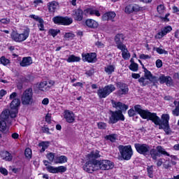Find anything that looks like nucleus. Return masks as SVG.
I'll use <instances>...</instances> for the list:
<instances>
[{
    "label": "nucleus",
    "instance_id": "f257e3e1",
    "mask_svg": "<svg viewBox=\"0 0 179 179\" xmlns=\"http://www.w3.org/2000/svg\"><path fill=\"white\" fill-rule=\"evenodd\" d=\"M134 148L139 155H143L146 156L148 153H150L151 159L152 160H157L160 156H170V153L166 151V149L162 145L157 146L156 149L152 148L150 150V145L146 143H135Z\"/></svg>",
    "mask_w": 179,
    "mask_h": 179
},
{
    "label": "nucleus",
    "instance_id": "f03ea898",
    "mask_svg": "<svg viewBox=\"0 0 179 179\" xmlns=\"http://www.w3.org/2000/svg\"><path fill=\"white\" fill-rule=\"evenodd\" d=\"M113 167H114V164L110 160L92 159L87 162L83 169L84 171L92 173L93 171H97V170H110Z\"/></svg>",
    "mask_w": 179,
    "mask_h": 179
},
{
    "label": "nucleus",
    "instance_id": "7ed1b4c3",
    "mask_svg": "<svg viewBox=\"0 0 179 179\" xmlns=\"http://www.w3.org/2000/svg\"><path fill=\"white\" fill-rule=\"evenodd\" d=\"M137 114H138L143 120H148V121H152L155 125L160 124V117L157 116V113H152L149 110L142 109L141 105H136L134 106Z\"/></svg>",
    "mask_w": 179,
    "mask_h": 179
},
{
    "label": "nucleus",
    "instance_id": "20e7f679",
    "mask_svg": "<svg viewBox=\"0 0 179 179\" xmlns=\"http://www.w3.org/2000/svg\"><path fill=\"white\" fill-rule=\"evenodd\" d=\"M29 36H30V29L26 28L21 34L13 32L11 34V38L15 43H23V41H26L29 38Z\"/></svg>",
    "mask_w": 179,
    "mask_h": 179
},
{
    "label": "nucleus",
    "instance_id": "39448f33",
    "mask_svg": "<svg viewBox=\"0 0 179 179\" xmlns=\"http://www.w3.org/2000/svg\"><path fill=\"white\" fill-rule=\"evenodd\" d=\"M169 121H170V115H169V114H162L159 121V129H164L166 135H170V134H171Z\"/></svg>",
    "mask_w": 179,
    "mask_h": 179
},
{
    "label": "nucleus",
    "instance_id": "423d86ee",
    "mask_svg": "<svg viewBox=\"0 0 179 179\" xmlns=\"http://www.w3.org/2000/svg\"><path fill=\"white\" fill-rule=\"evenodd\" d=\"M115 86L113 84L106 85L104 87H100L97 90V96L99 99H106L108 96H110L113 92H115Z\"/></svg>",
    "mask_w": 179,
    "mask_h": 179
},
{
    "label": "nucleus",
    "instance_id": "0eeeda50",
    "mask_svg": "<svg viewBox=\"0 0 179 179\" xmlns=\"http://www.w3.org/2000/svg\"><path fill=\"white\" fill-rule=\"evenodd\" d=\"M119 150L124 160H131V157L134 155L131 145H119Z\"/></svg>",
    "mask_w": 179,
    "mask_h": 179
},
{
    "label": "nucleus",
    "instance_id": "6e6552de",
    "mask_svg": "<svg viewBox=\"0 0 179 179\" xmlns=\"http://www.w3.org/2000/svg\"><path fill=\"white\" fill-rule=\"evenodd\" d=\"M21 103L23 106H29L33 103V89L28 88L22 93Z\"/></svg>",
    "mask_w": 179,
    "mask_h": 179
},
{
    "label": "nucleus",
    "instance_id": "1a4fd4ad",
    "mask_svg": "<svg viewBox=\"0 0 179 179\" xmlns=\"http://www.w3.org/2000/svg\"><path fill=\"white\" fill-rule=\"evenodd\" d=\"M13 118H16V117H12V110H9V109H5L0 114V121L7 122L8 125L12 124Z\"/></svg>",
    "mask_w": 179,
    "mask_h": 179
},
{
    "label": "nucleus",
    "instance_id": "9d476101",
    "mask_svg": "<svg viewBox=\"0 0 179 179\" xmlns=\"http://www.w3.org/2000/svg\"><path fill=\"white\" fill-rule=\"evenodd\" d=\"M125 117L121 111H110L109 124H117V121H124Z\"/></svg>",
    "mask_w": 179,
    "mask_h": 179
},
{
    "label": "nucleus",
    "instance_id": "9b49d317",
    "mask_svg": "<svg viewBox=\"0 0 179 179\" xmlns=\"http://www.w3.org/2000/svg\"><path fill=\"white\" fill-rule=\"evenodd\" d=\"M45 166H46V170L49 173H52V174H57L58 173H65L66 171V167L64 166H60L57 167H54L52 166L48 165V162L47 160L43 161Z\"/></svg>",
    "mask_w": 179,
    "mask_h": 179
},
{
    "label": "nucleus",
    "instance_id": "f8f14e48",
    "mask_svg": "<svg viewBox=\"0 0 179 179\" xmlns=\"http://www.w3.org/2000/svg\"><path fill=\"white\" fill-rule=\"evenodd\" d=\"M52 20L55 24H63L64 26H69L73 22V20L71 17L61 16L54 17Z\"/></svg>",
    "mask_w": 179,
    "mask_h": 179
},
{
    "label": "nucleus",
    "instance_id": "ddd939ff",
    "mask_svg": "<svg viewBox=\"0 0 179 179\" xmlns=\"http://www.w3.org/2000/svg\"><path fill=\"white\" fill-rule=\"evenodd\" d=\"M116 86L118 89L117 93V96H123L125 94H128V92H129V88L128 87V85L118 82L116 83Z\"/></svg>",
    "mask_w": 179,
    "mask_h": 179
},
{
    "label": "nucleus",
    "instance_id": "4468645a",
    "mask_svg": "<svg viewBox=\"0 0 179 179\" xmlns=\"http://www.w3.org/2000/svg\"><path fill=\"white\" fill-rule=\"evenodd\" d=\"M19 106H20V99H14L10 105L11 110V117H16L19 110Z\"/></svg>",
    "mask_w": 179,
    "mask_h": 179
},
{
    "label": "nucleus",
    "instance_id": "2eb2a0df",
    "mask_svg": "<svg viewBox=\"0 0 179 179\" xmlns=\"http://www.w3.org/2000/svg\"><path fill=\"white\" fill-rule=\"evenodd\" d=\"M141 10L142 7L135 3L129 4L124 8L125 13H128L129 15L131 13H138V12H141Z\"/></svg>",
    "mask_w": 179,
    "mask_h": 179
},
{
    "label": "nucleus",
    "instance_id": "dca6fc26",
    "mask_svg": "<svg viewBox=\"0 0 179 179\" xmlns=\"http://www.w3.org/2000/svg\"><path fill=\"white\" fill-rule=\"evenodd\" d=\"M144 76L153 84V86H157V83H159V78H157V76H153L152 72H150L146 68H144Z\"/></svg>",
    "mask_w": 179,
    "mask_h": 179
},
{
    "label": "nucleus",
    "instance_id": "f3484780",
    "mask_svg": "<svg viewBox=\"0 0 179 179\" xmlns=\"http://www.w3.org/2000/svg\"><path fill=\"white\" fill-rule=\"evenodd\" d=\"M55 84L53 80L43 81L38 85L39 90L41 92H48L52 87V85Z\"/></svg>",
    "mask_w": 179,
    "mask_h": 179
},
{
    "label": "nucleus",
    "instance_id": "a211bd4d",
    "mask_svg": "<svg viewBox=\"0 0 179 179\" xmlns=\"http://www.w3.org/2000/svg\"><path fill=\"white\" fill-rule=\"evenodd\" d=\"M96 57L97 56L96 55L95 52L82 54V58L84 62H90V63L96 62Z\"/></svg>",
    "mask_w": 179,
    "mask_h": 179
},
{
    "label": "nucleus",
    "instance_id": "6ab92c4d",
    "mask_svg": "<svg viewBox=\"0 0 179 179\" xmlns=\"http://www.w3.org/2000/svg\"><path fill=\"white\" fill-rule=\"evenodd\" d=\"M111 103L113 105V107L117 110L116 111H121V113H122V111H127V110L129 108L128 105H125V103L120 101H115L114 100H112Z\"/></svg>",
    "mask_w": 179,
    "mask_h": 179
},
{
    "label": "nucleus",
    "instance_id": "aec40b11",
    "mask_svg": "<svg viewBox=\"0 0 179 179\" xmlns=\"http://www.w3.org/2000/svg\"><path fill=\"white\" fill-rule=\"evenodd\" d=\"M159 81L161 85L166 83V86H173V78H171L170 76H166L164 74H162L158 78V82Z\"/></svg>",
    "mask_w": 179,
    "mask_h": 179
},
{
    "label": "nucleus",
    "instance_id": "412c9836",
    "mask_svg": "<svg viewBox=\"0 0 179 179\" xmlns=\"http://www.w3.org/2000/svg\"><path fill=\"white\" fill-rule=\"evenodd\" d=\"M124 34H117L115 36V43L116 44L117 48L119 49H122L123 47H125V45L124 44Z\"/></svg>",
    "mask_w": 179,
    "mask_h": 179
},
{
    "label": "nucleus",
    "instance_id": "4be33fe9",
    "mask_svg": "<svg viewBox=\"0 0 179 179\" xmlns=\"http://www.w3.org/2000/svg\"><path fill=\"white\" fill-rule=\"evenodd\" d=\"M72 17L76 22H82V20H83V10L81 9L73 10Z\"/></svg>",
    "mask_w": 179,
    "mask_h": 179
},
{
    "label": "nucleus",
    "instance_id": "5701e85b",
    "mask_svg": "<svg viewBox=\"0 0 179 179\" xmlns=\"http://www.w3.org/2000/svg\"><path fill=\"white\" fill-rule=\"evenodd\" d=\"M64 118L66 122H69V124H72V122H75V113L71 110H65Z\"/></svg>",
    "mask_w": 179,
    "mask_h": 179
},
{
    "label": "nucleus",
    "instance_id": "b1692460",
    "mask_svg": "<svg viewBox=\"0 0 179 179\" xmlns=\"http://www.w3.org/2000/svg\"><path fill=\"white\" fill-rule=\"evenodd\" d=\"M116 14L114 11H110L104 13L102 15V20L103 22H107L108 20H111V22H114V17H115Z\"/></svg>",
    "mask_w": 179,
    "mask_h": 179
},
{
    "label": "nucleus",
    "instance_id": "393cba45",
    "mask_svg": "<svg viewBox=\"0 0 179 179\" xmlns=\"http://www.w3.org/2000/svg\"><path fill=\"white\" fill-rule=\"evenodd\" d=\"M0 157H1V159L6 162H12V159H13L12 154L8 151H1L0 152Z\"/></svg>",
    "mask_w": 179,
    "mask_h": 179
},
{
    "label": "nucleus",
    "instance_id": "a878e982",
    "mask_svg": "<svg viewBox=\"0 0 179 179\" xmlns=\"http://www.w3.org/2000/svg\"><path fill=\"white\" fill-rule=\"evenodd\" d=\"M33 64V59L30 57H25L22 58L20 65L22 67L30 66Z\"/></svg>",
    "mask_w": 179,
    "mask_h": 179
},
{
    "label": "nucleus",
    "instance_id": "bb28decb",
    "mask_svg": "<svg viewBox=\"0 0 179 179\" xmlns=\"http://www.w3.org/2000/svg\"><path fill=\"white\" fill-rule=\"evenodd\" d=\"M48 7L50 13H55V11L58 9V3L56 1H51L48 3Z\"/></svg>",
    "mask_w": 179,
    "mask_h": 179
},
{
    "label": "nucleus",
    "instance_id": "cd10ccee",
    "mask_svg": "<svg viewBox=\"0 0 179 179\" xmlns=\"http://www.w3.org/2000/svg\"><path fill=\"white\" fill-rule=\"evenodd\" d=\"M8 124L6 122H3L0 120V131L3 134H9V127H8Z\"/></svg>",
    "mask_w": 179,
    "mask_h": 179
},
{
    "label": "nucleus",
    "instance_id": "c85d7f7f",
    "mask_svg": "<svg viewBox=\"0 0 179 179\" xmlns=\"http://www.w3.org/2000/svg\"><path fill=\"white\" fill-rule=\"evenodd\" d=\"M66 162H68V157L65 155L55 157L54 159L55 164H63V163H66Z\"/></svg>",
    "mask_w": 179,
    "mask_h": 179
},
{
    "label": "nucleus",
    "instance_id": "c756f323",
    "mask_svg": "<svg viewBox=\"0 0 179 179\" xmlns=\"http://www.w3.org/2000/svg\"><path fill=\"white\" fill-rule=\"evenodd\" d=\"M85 24L87 27L91 29H96L99 26V23L96 22L94 20L88 19L85 21Z\"/></svg>",
    "mask_w": 179,
    "mask_h": 179
},
{
    "label": "nucleus",
    "instance_id": "7c9ffc66",
    "mask_svg": "<svg viewBox=\"0 0 179 179\" xmlns=\"http://www.w3.org/2000/svg\"><path fill=\"white\" fill-rule=\"evenodd\" d=\"M122 51V57L124 59H129L131 55L128 52V49L127 46H124L122 49H119Z\"/></svg>",
    "mask_w": 179,
    "mask_h": 179
},
{
    "label": "nucleus",
    "instance_id": "2f4dec72",
    "mask_svg": "<svg viewBox=\"0 0 179 179\" xmlns=\"http://www.w3.org/2000/svg\"><path fill=\"white\" fill-rule=\"evenodd\" d=\"M104 71L107 75H111L115 71V66L113 64H109L105 66Z\"/></svg>",
    "mask_w": 179,
    "mask_h": 179
},
{
    "label": "nucleus",
    "instance_id": "473e14b6",
    "mask_svg": "<svg viewBox=\"0 0 179 179\" xmlns=\"http://www.w3.org/2000/svg\"><path fill=\"white\" fill-rule=\"evenodd\" d=\"M173 104L175 105L176 108L173 110H172V114L175 117H178V115H179V99H178V101H175L173 102Z\"/></svg>",
    "mask_w": 179,
    "mask_h": 179
},
{
    "label": "nucleus",
    "instance_id": "72a5a7b5",
    "mask_svg": "<svg viewBox=\"0 0 179 179\" xmlns=\"http://www.w3.org/2000/svg\"><path fill=\"white\" fill-rule=\"evenodd\" d=\"M86 12L88 15H91V16H100V12L98 10L87 8L86 9Z\"/></svg>",
    "mask_w": 179,
    "mask_h": 179
},
{
    "label": "nucleus",
    "instance_id": "f704fd0d",
    "mask_svg": "<svg viewBox=\"0 0 179 179\" xmlns=\"http://www.w3.org/2000/svg\"><path fill=\"white\" fill-rule=\"evenodd\" d=\"M100 152L98 150L91 152L90 154L88 155V159H92L91 160H95L94 159H98L100 157Z\"/></svg>",
    "mask_w": 179,
    "mask_h": 179
},
{
    "label": "nucleus",
    "instance_id": "c9c22d12",
    "mask_svg": "<svg viewBox=\"0 0 179 179\" xmlns=\"http://www.w3.org/2000/svg\"><path fill=\"white\" fill-rule=\"evenodd\" d=\"M38 146L40 148H42L41 149V152H45L46 149H48V146H50V143L48 141H43L38 144Z\"/></svg>",
    "mask_w": 179,
    "mask_h": 179
},
{
    "label": "nucleus",
    "instance_id": "e433bc0d",
    "mask_svg": "<svg viewBox=\"0 0 179 179\" xmlns=\"http://www.w3.org/2000/svg\"><path fill=\"white\" fill-rule=\"evenodd\" d=\"M80 61V58L73 55H70L69 58L66 59L67 62H79Z\"/></svg>",
    "mask_w": 179,
    "mask_h": 179
},
{
    "label": "nucleus",
    "instance_id": "4c0bfd02",
    "mask_svg": "<svg viewBox=\"0 0 179 179\" xmlns=\"http://www.w3.org/2000/svg\"><path fill=\"white\" fill-rule=\"evenodd\" d=\"M139 83H141V86H146L149 85V79L146 78V77H141L138 79Z\"/></svg>",
    "mask_w": 179,
    "mask_h": 179
},
{
    "label": "nucleus",
    "instance_id": "58836bf2",
    "mask_svg": "<svg viewBox=\"0 0 179 179\" xmlns=\"http://www.w3.org/2000/svg\"><path fill=\"white\" fill-rule=\"evenodd\" d=\"M154 166L151 165V166H147V173H148V177H150V178H153L154 175H153V169Z\"/></svg>",
    "mask_w": 179,
    "mask_h": 179
},
{
    "label": "nucleus",
    "instance_id": "ea45409f",
    "mask_svg": "<svg viewBox=\"0 0 179 179\" xmlns=\"http://www.w3.org/2000/svg\"><path fill=\"white\" fill-rule=\"evenodd\" d=\"M105 139H106V141H110V142H115L117 141V134H110L106 136Z\"/></svg>",
    "mask_w": 179,
    "mask_h": 179
},
{
    "label": "nucleus",
    "instance_id": "a19ab883",
    "mask_svg": "<svg viewBox=\"0 0 179 179\" xmlns=\"http://www.w3.org/2000/svg\"><path fill=\"white\" fill-rule=\"evenodd\" d=\"M157 10L159 15H164L166 8H164V5L161 4L157 7Z\"/></svg>",
    "mask_w": 179,
    "mask_h": 179
},
{
    "label": "nucleus",
    "instance_id": "79ce46f5",
    "mask_svg": "<svg viewBox=\"0 0 179 179\" xmlns=\"http://www.w3.org/2000/svg\"><path fill=\"white\" fill-rule=\"evenodd\" d=\"M129 68L130 71H132L133 72H136V71H138V64H136V63H131L129 65Z\"/></svg>",
    "mask_w": 179,
    "mask_h": 179
},
{
    "label": "nucleus",
    "instance_id": "37998d69",
    "mask_svg": "<svg viewBox=\"0 0 179 179\" xmlns=\"http://www.w3.org/2000/svg\"><path fill=\"white\" fill-rule=\"evenodd\" d=\"M173 30V28H171V26L165 27L164 28L162 29V33L166 36V34L170 33Z\"/></svg>",
    "mask_w": 179,
    "mask_h": 179
},
{
    "label": "nucleus",
    "instance_id": "c03bdc74",
    "mask_svg": "<svg viewBox=\"0 0 179 179\" xmlns=\"http://www.w3.org/2000/svg\"><path fill=\"white\" fill-rule=\"evenodd\" d=\"M155 50L158 54L160 55L164 54L165 55H167V54H169V52L160 48H155Z\"/></svg>",
    "mask_w": 179,
    "mask_h": 179
},
{
    "label": "nucleus",
    "instance_id": "a18cd8bd",
    "mask_svg": "<svg viewBox=\"0 0 179 179\" xmlns=\"http://www.w3.org/2000/svg\"><path fill=\"white\" fill-rule=\"evenodd\" d=\"M46 157L50 162H54L55 160V154L54 152H50L46 155Z\"/></svg>",
    "mask_w": 179,
    "mask_h": 179
},
{
    "label": "nucleus",
    "instance_id": "49530a36",
    "mask_svg": "<svg viewBox=\"0 0 179 179\" xmlns=\"http://www.w3.org/2000/svg\"><path fill=\"white\" fill-rule=\"evenodd\" d=\"M24 155L27 159H31V149L26 148Z\"/></svg>",
    "mask_w": 179,
    "mask_h": 179
},
{
    "label": "nucleus",
    "instance_id": "de8ad7c7",
    "mask_svg": "<svg viewBox=\"0 0 179 179\" xmlns=\"http://www.w3.org/2000/svg\"><path fill=\"white\" fill-rule=\"evenodd\" d=\"M73 37H75V34H73L72 33H66L64 34V38L66 40H72L73 38Z\"/></svg>",
    "mask_w": 179,
    "mask_h": 179
},
{
    "label": "nucleus",
    "instance_id": "09e8293b",
    "mask_svg": "<svg viewBox=\"0 0 179 179\" xmlns=\"http://www.w3.org/2000/svg\"><path fill=\"white\" fill-rule=\"evenodd\" d=\"M136 113H138L136 111V110H134L133 108H131L128 110V115L129 117H135V115H136Z\"/></svg>",
    "mask_w": 179,
    "mask_h": 179
},
{
    "label": "nucleus",
    "instance_id": "8fccbe9b",
    "mask_svg": "<svg viewBox=\"0 0 179 179\" xmlns=\"http://www.w3.org/2000/svg\"><path fill=\"white\" fill-rule=\"evenodd\" d=\"M38 27L39 30H41V31H44V20L43 19L38 21Z\"/></svg>",
    "mask_w": 179,
    "mask_h": 179
},
{
    "label": "nucleus",
    "instance_id": "3c124183",
    "mask_svg": "<svg viewBox=\"0 0 179 179\" xmlns=\"http://www.w3.org/2000/svg\"><path fill=\"white\" fill-rule=\"evenodd\" d=\"M0 62L3 65L6 66V65H8V64H9V59L5 58V57H1L0 58Z\"/></svg>",
    "mask_w": 179,
    "mask_h": 179
},
{
    "label": "nucleus",
    "instance_id": "603ef678",
    "mask_svg": "<svg viewBox=\"0 0 179 179\" xmlns=\"http://www.w3.org/2000/svg\"><path fill=\"white\" fill-rule=\"evenodd\" d=\"M99 129H106L107 128V124L104 122H98L97 124Z\"/></svg>",
    "mask_w": 179,
    "mask_h": 179
},
{
    "label": "nucleus",
    "instance_id": "864d4df0",
    "mask_svg": "<svg viewBox=\"0 0 179 179\" xmlns=\"http://www.w3.org/2000/svg\"><path fill=\"white\" fill-rule=\"evenodd\" d=\"M164 34L163 33L162 31L158 32L156 35H155V38L160 40V38H163V37H164Z\"/></svg>",
    "mask_w": 179,
    "mask_h": 179
},
{
    "label": "nucleus",
    "instance_id": "5fc2aeb1",
    "mask_svg": "<svg viewBox=\"0 0 179 179\" xmlns=\"http://www.w3.org/2000/svg\"><path fill=\"white\" fill-rule=\"evenodd\" d=\"M10 22V20L8 18L0 19V23H2L3 24H8V23Z\"/></svg>",
    "mask_w": 179,
    "mask_h": 179
},
{
    "label": "nucleus",
    "instance_id": "6e6d98bb",
    "mask_svg": "<svg viewBox=\"0 0 179 179\" xmlns=\"http://www.w3.org/2000/svg\"><path fill=\"white\" fill-rule=\"evenodd\" d=\"M50 34H51V36H52V37H55V36H57L58 34V33H59V31H57L55 29H50L49 31Z\"/></svg>",
    "mask_w": 179,
    "mask_h": 179
},
{
    "label": "nucleus",
    "instance_id": "4d7b16f0",
    "mask_svg": "<svg viewBox=\"0 0 179 179\" xmlns=\"http://www.w3.org/2000/svg\"><path fill=\"white\" fill-rule=\"evenodd\" d=\"M42 131L44 134H48V135H51V132H50V129L46 126L42 127Z\"/></svg>",
    "mask_w": 179,
    "mask_h": 179
},
{
    "label": "nucleus",
    "instance_id": "13d9d810",
    "mask_svg": "<svg viewBox=\"0 0 179 179\" xmlns=\"http://www.w3.org/2000/svg\"><path fill=\"white\" fill-rule=\"evenodd\" d=\"M94 74V69H91L88 71H86L85 75H87V76H92V75Z\"/></svg>",
    "mask_w": 179,
    "mask_h": 179
},
{
    "label": "nucleus",
    "instance_id": "bf43d9fd",
    "mask_svg": "<svg viewBox=\"0 0 179 179\" xmlns=\"http://www.w3.org/2000/svg\"><path fill=\"white\" fill-rule=\"evenodd\" d=\"M157 68H162L163 66V62L160 59H157L155 62Z\"/></svg>",
    "mask_w": 179,
    "mask_h": 179
},
{
    "label": "nucleus",
    "instance_id": "052dcab7",
    "mask_svg": "<svg viewBox=\"0 0 179 179\" xmlns=\"http://www.w3.org/2000/svg\"><path fill=\"white\" fill-rule=\"evenodd\" d=\"M0 173L3 176H8V170L3 167H0Z\"/></svg>",
    "mask_w": 179,
    "mask_h": 179
},
{
    "label": "nucleus",
    "instance_id": "680f3d73",
    "mask_svg": "<svg viewBox=\"0 0 179 179\" xmlns=\"http://www.w3.org/2000/svg\"><path fill=\"white\" fill-rule=\"evenodd\" d=\"M30 17H31V19H34V20H36V22H39L42 19L41 17H38V15H31Z\"/></svg>",
    "mask_w": 179,
    "mask_h": 179
},
{
    "label": "nucleus",
    "instance_id": "e2e57ef3",
    "mask_svg": "<svg viewBox=\"0 0 179 179\" xmlns=\"http://www.w3.org/2000/svg\"><path fill=\"white\" fill-rule=\"evenodd\" d=\"M162 165H163V158H159L157 161V166L162 167Z\"/></svg>",
    "mask_w": 179,
    "mask_h": 179
},
{
    "label": "nucleus",
    "instance_id": "0e129e2a",
    "mask_svg": "<svg viewBox=\"0 0 179 179\" xmlns=\"http://www.w3.org/2000/svg\"><path fill=\"white\" fill-rule=\"evenodd\" d=\"M163 167L166 169V170H169V169H171V164L165 162L163 164Z\"/></svg>",
    "mask_w": 179,
    "mask_h": 179
},
{
    "label": "nucleus",
    "instance_id": "69168bd1",
    "mask_svg": "<svg viewBox=\"0 0 179 179\" xmlns=\"http://www.w3.org/2000/svg\"><path fill=\"white\" fill-rule=\"evenodd\" d=\"M150 57L148 55L142 54L140 55V59H149Z\"/></svg>",
    "mask_w": 179,
    "mask_h": 179
},
{
    "label": "nucleus",
    "instance_id": "338daca9",
    "mask_svg": "<svg viewBox=\"0 0 179 179\" xmlns=\"http://www.w3.org/2000/svg\"><path fill=\"white\" fill-rule=\"evenodd\" d=\"M45 121H46V122H48V124H50L51 122V115H50L48 113L46 115Z\"/></svg>",
    "mask_w": 179,
    "mask_h": 179
},
{
    "label": "nucleus",
    "instance_id": "774afa93",
    "mask_svg": "<svg viewBox=\"0 0 179 179\" xmlns=\"http://www.w3.org/2000/svg\"><path fill=\"white\" fill-rule=\"evenodd\" d=\"M5 94H6V91L4 90H1L0 91V99H2V97H3V96H5Z\"/></svg>",
    "mask_w": 179,
    "mask_h": 179
}]
</instances>
